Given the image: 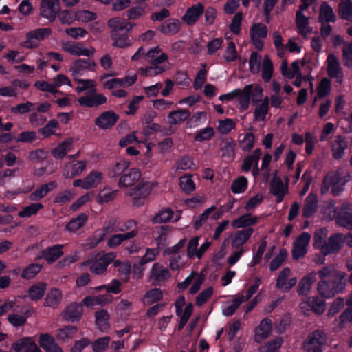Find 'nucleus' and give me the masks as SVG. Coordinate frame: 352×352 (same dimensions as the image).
<instances>
[{
	"label": "nucleus",
	"mask_w": 352,
	"mask_h": 352,
	"mask_svg": "<svg viewBox=\"0 0 352 352\" xmlns=\"http://www.w3.org/2000/svg\"><path fill=\"white\" fill-rule=\"evenodd\" d=\"M318 274L320 281L317 284V291L321 297L331 298L344 290L345 273L330 265L322 267Z\"/></svg>",
	"instance_id": "f257e3e1"
},
{
	"label": "nucleus",
	"mask_w": 352,
	"mask_h": 352,
	"mask_svg": "<svg viewBox=\"0 0 352 352\" xmlns=\"http://www.w3.org/2000/svg\"><path fill=\"white\" fill-rule=\"evenodd\" d=\"M107 24L111 29V38L113 41V47L126 48L131 45L129 33L131 31L135 24L119 18L110 19Z\"/></svg>",
	"instance_id": "f03ea898"
},
{
	"label": "nucleus",
	"mask_w": 352,
	"mask_h": 352,
	"mask_svg": "<svg viewBox=\"0 0 352 352\" xmlns=\"http://www.w3.org/2000/svg\"><path fill=\"white\" fill-rule=\"evenodd\" d=\"M327 341V334L322 330H316L307 336L302 349L305 352H323L322 348Z\"/></svg>",
	"instance_id": "7ed1b4c3"
},
{
	"label": "nucleus",
	"mask_w": 352,
	"mask_h": 352,
	"mask_svg": "<svg viewBox=\"0 0 352 352\" xmlns=\"http://www.w3.org/2000/svg\"><path fill=\"white\" fill-rule=\"evenodd\" d=\"M328 178H331V184H333L331 192L337 197L344 190L345 185L351 180L352 177L348 170L340 168L336 172L328 173Z\"/></svg>",
	"instance_id": "20e7f679"
},
{
	"label": "nucleus",
	"mask_w": 352,
	"mask_h": 352,
	"mask_svg": "<svg viewBox=\"0 0 352 352\" xmlns=\"http://www.w3.org/2000/svg\"><path fill=\"white\" fill-rule=\"evenodd\" d=\"M257 221H232V227L235 228H243L236 232L234 239L232 241L233 248H239L245 244L250 238L254 232L253 228L250 226L254 225Z\"/></svg>",
	"instance_id": "39448f33"
},
{
	"label": "nucleus",
	"mask_w": 352,
	"mask_h": 352,
	"mask_svg": "<svg viewBox=\"0 0 352 352\" xmlns=\"http://www.w3.org/2000/svg\"><path fill=\"white\" fill-rule=\"evenodd\" d=\"M325 213L329 214L328 220H352V204L343 202L339 208L333 201L327 204Z\"/></svg>",
	"instance_id": "423d86ee"
},
{
	"label": "nucleus",
	"mask_w": 352,
	"mask_h": 352,
	"mask_svg": "<svg viewBox=\"0 0 352 352\" xmlns=\"http://www.w3.org/2000/svg\"><path fill=\"white\" fill-rule=\"evenodd\" d=\"M116 257L115 252H109L94 260L87 261L82 265L89 266L90 272L93 274H102L107 271V266L113 262Z\"/></svg>",
	"instance_id": "0eeeda50"
},
{
	"label": "nucleus",
	"mask_w": 352,
	"mask_h": 352,
	"mask_svg": "<svg viewBox=\"0 0 352 352\" xmlns=\"http://www.w3.org/2000/svg\"><path fill=\"white\" fill-rule=\"evenodd\" d=\"M52 30L48 28H37L30 31L26 34V40L23 42L24 47L32 49L36 48L39 45V41L50 36Z\"/></svg>",
	"instance_id": "6e6552de"
},
{
	"label": "nucleus",
	"mask_w": 352,
	"mask_h": 352,
	"mask_svg": "<svg viewBox=\"0 0 352 352\" xmlns=\"http://www.w3.org/2000/svg\"><path fill=\"white\" fill-rule=\"evenodd\" d=\"M267 33V27L263 23H255L251 26L250 30L251 41L257 50H263L264 43L261 38H266Z\"/></svg>",
	"instance_id": "1a4fd4ad"
},
{
	"label": "nucleus",
	"mask_w": 352,
	"mask_h": 352,
	"mask_svg": "<svg viewBox=\"0 0 352 352\" xmlns=\"http://www.w3.org/2000/svg\"><path fill=\"white\" fill-rule=\"evenodd\" d=\"M120 116L113 110H108L101 113L94 120V124L99 129L109 130L113 128L118 122Z\"/></svg>",
	"instance_id": "9d476101"
},
{
	"label": "nucleus",
	"mask_w": 352,
	"mask_h": 352,
	"mask_svg": "<svg viewBox=\"0 0 352 352\" xmlns=\"http://www.w3.org/2000/svg\"><path fill=\"white\" fill-rule=\"evenodd\" d=\"M171 277L169 270L160 263H155L153 265L150 272V278L152 280L153 285H160L166 283Z\"/></svg>",
	"instance_id": "9b49d317"
},
{
	"label": "nucleus",
	"mask_w": 352,
	"mask_h": 352,
	"mask_svg": "<svg viewBox=\"0 0 352 352\" xmlns=\"http://www.w3.org/2000/svg\"><path fill=\"white\" fill-rule=\"evenodd\" d=\"M60 11L59 0H41L40 14L50 21L56 19L57 14Z\"/></svg>",
	"instance_id": "f8f14e48"
},
{
	"label": "nucleus",
	"mask_w": 352,
	"mask_h": 352,
	"mask_svg": "<svg viewBox=\"0 0 352 352\" xmlns=\"http://www.w3.org/2000/svg\"><path fill=\"white\" fill-rule=\"evenodd\" d=\"M107 98L103 94H96L95 90L90 91L88 95L82 96L78 99L81 107L89 108L97 107L107 102Z\"/></svg>",
	"instance_id": "ddd939ff"
},
{
	"label": "nucleus",
	"mask_w": 352,
	"mask_h": 352,
	"mask_svg": "<svg viewBox=\"0 0 352 352\" xmlns=\"http://www.w3.org/2000/svg\"><path fill=\"white\" fill-rule=\"evenodd\" d=\"M141 178V173L138 168H128L118 179V185L122 188H128L135 185Z\"/></svg>",
	"instance_id": "4468645a"
},
{
	"label": "nucleus",
	"mask_w": 352,
	"mask_h": 352,
	"mask_svg": "<svg viewBox=\"0 0 352 352\" xmlns=\"http://www.w3.org/2000/svg\"><path fill=\"white\" fill-rule=\"evenodd\" d=\"M342 243L343 234H334L326 241L320 250V252L324 256L337 253L342 248Z\"/></svg>",
	"instance_id": "2eb2a0df"
},
{
	"label": "nucleus",
	"mask_w": 352,
	"mask_h": 352,
	"mask_svg": "<svg viewBox=\"0 0 352 352\" xmlns=\"http://www.w3.org/2000/svg\"><path fill=\"white\" fill-rule=\"evenodd\" d=\"M291 274V270L289 267L283 268L279 273L276 282V287L284 292H288L297 283L296 278H292L288 280Z\"/></svg>",
	"instance_id": "dca6fc26"
},
{
	"label": "nucleus",
	"mask_w": 352,
	"mask_h": 352,
	"mask_svg": "<svg viewBox=\"0 0 352 352\" xmlns=\"http://www.w3.org/2000/svg\"><path fill=\"white\" fill-rule=\"evenodd\" d=\"M14 352H41L34 340L31 337H25L12 344Z\"/></svg>",
	"instance_id": "f3484780"
},
{
	"label": "nucleus",
	"mask_w": 352,
	"mask_h": 352,
	"mask_svg": "<svg viewBox=\"0 0 352 352\" xmlns=\"http://www.w3.org/2000/svg\"><path fill=\"white\" fill-rule=\"evenodd\" d=\"M83 313L82 305L78 302H72L63 311L61 315L65 320L76 322L80 320Z\"/></svg>",
	"instance_id": "a211bd4d"
},
{
	"label": "nucleus",
	"mask_w": 352,
	"mask_h": 352,
	"mask_svg": "<svg viewBox=\"0 0 352 352\" xmlns=\"http://www.w3.org/2000/svg\"><path fill=\"white\" fill-rule=\"evenodd\" d=\"M96 67L97 65L93 59L78 58L74 62L71 70L74 76H80L82 75L85 69L94 72Z\"/></svg>",
	"instance_id": "6ab92c4d"
},
{
	"label": "nucleus",
	"mask_w": 352,
	"mask_h": 352,
	"mask_svg": "<svg viewBox=\"0 0 352 352\" xmlns=\"http://www.w3.org/2000/svg\"><path fill=\"white\" fill-rule=\"evenodd\" d=\"M159 252H160L157 248H147L144 256H142L138 263H133V273L139 274L140 277H141L144 270V265L154 261Z\"/></svg>",
	"instance_id": "aec40b11"
},
{
	"label": "nucleus",
	"mask_w": 352,
	"mask_h": 352,
	"mask_svg": "<svg viewBox=\"0 0 352 352\" xmlns=\"http://www.w3.org/2000/svg\"><path fill=\"white\" fill-rule=\"evenodd\" d=\"M204 6L199 3L187 9L182 18V21L188 25H192L197 21L199 16L204 14Z\"/></svg>",
	"instance_id": "412c9836"
},
{
	"label": "nucleus",
	"mask_w": 352,
	"mask_h": 352,
	"mask_svg": "<svg viewBox=\"0 0 352 352\" xmlns=\"http://www.w3.org/2000/svg\"><path fill=\"white\" fill-rule=\"evenodd\" d=\"M272 327V320L265 318L261 320L259 325L254 330V340L256 342L261 343L270 334Z\"/></svg>",
	"instance_id": "4be33fe9"
},
{
	"label": "nucleus",
	"mask_w": 352,
	"mask_h": 352,
	"mask_svg": "<svg viewBox=\"0 0 352 352\" xmlns=\"http://www.w3.org/2000/svg\"><path fill=\"white\" fill-rule=\"evenodd\" d=\"M308 306L316 314H322L326 307L325 301L322 297L314 296L307 297L305 300L301 303V308L305 309Z\"/></svg>",
	"instance_id": "5701e85b"
},
{
	"label": "nucleus",
	"mask_w": 352,
	"mask_h": 352,
	"mask_svg": "<svg viewBox=\"0 0 352 352\" xmlns=\"http://www.w3.org/2000/svg\"><path fill=\"white\" fill-rule=\"evenodd\" d=\"M62 245H55L48 247L40 252L38 258H43L47 261L48 263H52L63 254L62 251Z\"/></svg>",
	"instance_id": "b1692460"
},
{
	"label": "nucleus",
	"mask_w": 352,
	"mask_h": 352,
	"mask_svg": "<svg viewBox=\"0 0 352 352\" xmlns=\"http://www.w3.org/2000/svg\"><path fill=\"white\" fill-rule=\"evenodd\" d=\"M135 195L133 198V204L136 206H142L144 204L146 198L151 192V186L149 183L140 182L136 186Z\"/></svg>",
	"instance_id": "393cba45"
},
{
	"label": "nucleus",
	"mask_w": 352,
	"mask_h": 352,
	"mask_svg": "<svg viewBox=\"0 0 352 352\" xmlns=\"http://www.w3.org/2000/svg\"><path fill=\"white\" fill-rule=\"evenodd\" d=\"M316 280V273L310 272L305 275L299 282L297 287V292L299 295H307L311 290L312 285Z\"/></svg>",
	"instance_id": "a878e982"
},
{
	"label": "nucleus",
	"mask_w": 352,
	"mask_h": 352,
	"mask_svg": "<svg viewBox=\"0 0 352 352\" xmlns=\"http://www.w3.org/2000/svg\"><path fill=\"white\" fill-rule=\"evenodd\" d=\"M318 207V198L314 194H309L305 199L302 207V216L305 218L311 217L316 211Z\"/></svg>",
	"instance_id": "bb28decb"
},
{
	"label": "nucleus",
	"mask_w": 352,
	"mask_h": 352,
	"mask_svg": "<svg viewBox=\"0 0 352 352\" xmlns=\"http://www.w3.org/2000/svg\"><path fill=\"white\" fill-rule=\"evenodd\" d=\"M347 142L344 137L338 135L336 137L334 142L331 145L332 155L335 160L341 159L347 148Z\"/></svg>",
	"instance_id": "cd10ccee"
},
{
	"label": "nucleus",
	"mask_w": 352,
	"mask_h": 352,
	"mask_svg": "<svg viewBox=\"0 0 352 352\" xmlns=\"http://www.w3.org/2000/svg\"><path fill=\"white\" fill-rule=\"evenodd\" d=\"M138 234L137 229H133L129 232L114 234L107 241V245L109 248H116L120 245L124 241L131 239L135 237Z\"/></svg>",
	"instance_id": "c85d7f7f"
},
{
	"label": "nucleus",
	"mask_w": 352,
	"mask_h": 352,
	"mask_svg": "<svg viewBox=\"0 0 352 352\" xmlns=\"http://www.w3.org/2000/svg\"><path fill=\"white\" fill-rule=\"evenodd\" d=\"M41 347L47 352H63L61 348L55 342L54 338L49 334H41L39 337Z\"/></svg>",
	"instance_id": "c756f323"
},
{
	"label": "nucleus",
	"mask_w": 352,
	"mask_h": 352,
	"mask_svg": "<svg viewBox=\"0 0 352 352\" xmlns=\"http://www.w3.org/2000/svg\"><path fill=\"white\" fill-rule=\"evenodd\" d=\"M63 50L74 56H85L87 57H91L95 53L94 48L89 50L87 48H82L79 45L70 44L69 43L63 45Z\"/></svg>",
	"instance_id": "7c9ffc66"
},
{
	"label": "nucleus",
	"mask_w": 352,
	"mask_h": 352,
	"mask_svg": "<svg viewBox=\"0 0 352 352\" xmlns=\"http://www.w3.org/2000/svg\"><path fill=\"white\" fill-rule=\"evenodd\" d=\"M190 116V112L186 109H179L170 112L168 115V123L172 125L181 124Z\"/></svg>",
	"instance_id": "2f4dec72"
},
{
	"label": "nucleus",
	"mask_w": 352,
	"mask_h": 352,
	"mask_svg": "<svg viewBox=\"0 0 352 352\" xmlns=\"http://www.w3.org/2000/svg\"><path fill=\"white\" fill-rule=\"evenodd\" d=\"M181 23L179 20L169 19L162 23L158 28L159 31L164 34L174 35L179 32Z\"/></svg>",
	"instance_id": "473e14b6"
},
{
	"label": "nucleus",
	"mask_w": 352,
	"mask_h": 352,
	"mask_svg": "<svg viewBox=\"0 0 352 352\" xmlns=\"http://www.w3.org/2000/svg\"><path fill=\"white\" fill-rule=\"evenodd\" d=\"M318 19L320 22L335 23L336 21L333 8L326 1H323L320 6Z\"/></svg>",
	"instance_id": "72a5a7b5"
},
{
	"label": "nucleus",
	"mask_w": 352,
	"mask_h": 352,
	"mask_svg": "<svg viewBox=\"0 0 352 352\" xmlns=\"http://www.w3.org/2000/svg\"><path fill=\"white\" fill-rule=\"evenodd\" d=\"M130 166V162L126 160H120L110 166L108 168L109 177L113 179L120 177Z\"/></svg>",
	"instance_id": "f704fd0d"
},
{
	"label": "nucleus",
	"mask_w": 352,
	"mask_h": 352,
	"mask_svg": "<svg viewBox=\"0 0 352 352\" xmlns=\"http://www.w3.org/2000/svg\"><path fill=\"white\" fill-rule=\"evenodd\" d=\"M62 300V292L59 289L53 288L47 294L44 300V306L56 308Z\"/></svg>",
	"instance_id": "c9c22d12"
},
{
	"label": "nucleus",
	"mask_w": 352,
	"mask_h": 352,
	"mask_svg": "<svg viewBox=\"0 0 352 352\" xmlns=\"http://www.w3.org/2000/svg\"><path fill=\"white\" fill-rule=\"evenodd\" d=\"M57 187L56 182H50L47 184H43L40 188L34 190L30 195V198L32 201H38L43 198L48 192Z\"/></svg>",
	"instance_id": "e433bc0d"
},
{
	"label": "nucleus",
	"mask_w": 352,
	"mask_h": 352,
	"mask_svg": "<svg viewBox=\"0 0 352 352\" xmlns=\"http://www.w3.org/2000/svg\"><path fill=\"white\" fill-rule=\"evenodd\" d=\"M284 184L281 179L274 177L270 182V192L276 197L277 202L283 201L285 195Z\"/></svg>",
	"instance_id": "4c0bfd02"
},
{
	"label": "nucleus",
	"mask_w": 352,
	"mask_h": 352,
	"mask_svg": "<svg viewBox=\"0 0 352 352\" xmlns=\"http://www.w3.org/2000/svg\"><path fill=\"white\" fill-rule=\"evenodd\" d=\"M327 62V74L330 78L337 77V74L342 72L339 60L335 54H329Z\"/></svg>",
	"instance_id": "58836bf2"
},
{
	"label": "nucleus",
	"mask_w": 352,
	"mask_h": 352,
	"mask_svg": "<svg viewBox=\"0 0 352 352\" xmlns=\"http://www.w3.org/2000/svg\"><path fill=\"white\" fill-rule=\"evenodd\" d=\"M47 289L45 283H38L32 285L28 289V296L32 300H38L43 298Z\"/></svg>",
	"instance_id": "ea45409f"
},
{
	"label": "nucleus",
	"mask_w": 352,
	"mask_h": 352,
	"mask_svg": "<svg viewBox=\"0 0 352 352\" xmlns=\"http://www.w3.org/2000/svg\"><path fill=\"white\" fill-rule=\"evenodd\" d=\"M252 87L253 85L250 84L245 85L243 90H241L238 100L242 110H247L249 107Z\"/></svg>",
	"instance_id": "a19ab883"
},
{
	"label": "nucleus",
	"mask_w": 352,
	"mask_h": 352,
	"mask_svg": "<svg viewBox=\"0 0 352 352\" xmlns=\"http://www.w3.org/2000/svg\"><path fill=\"white\" fill-rule=\"evenodd\" d=\"M242 135L239 137V146L245 152L250 151L255 144V135L251 133H246L243 138H241Z\"/></svg>",
	"instance_id": "79ce46f5"
},
{
	"label": "nucleus",
	"mask_w": 352,
	"mask_h": 352,
	"mask_svg": "<svg viewBox=\"0 0 352 352\" xmlns=\"http://www.w3.org/2000/svg\"><path fill=\"white\" fill-rule=\"evenodd\" d=\"M338 15L340 19L351 21L352 19V2L351 0L341 1L338 5Z\"/></svg>",
	"instance_id": "37998d69"
},
{
	"label": "nucleus",
	"mask_w": 352,
	"mask_h": 352,
	"mask_svg": "<svg viewBox=\"0 0 352 352\" xmlns=\"http://www.w3.org/2000/svg\"><path fill=\"white\" fill-rule=\"evenodd\" d=\"M163 298V292L160 288H153L146 292L144 296V302L151 305Z\"/></svg>",
	"instance_id": "c03bdc74"
},
{
	"label": "nucleus",
	"mask_w": 352,
	"mask_h": 352,
	"mask_svg": "<svg viewBox=\"0 0 352 352\" xmlns=\"http://www.w3.org/2000/svg\"><path fill=\"white\" fill-rule=\"evenodd\" d=\"M269 102L268 96H265L262 103L256 107L254 112L255 120L258 121H264L265 120L266 115L269 111Z\"/></svg>",
	"instance_id": "a18cd8bd"
},
{
	"label": "nucleus",
	"mask_w": 352,
	"mask_h": 352,
	"mask_svg": "<svg viewBox=\"0 0 352 352\" xmlns=\"http://www.w3.org/2000/svg\"><path fill=\"white\" fill-rule=\"evenodd\" d=\"M116 223L104 227L102 230H98L95 232L94 242L91 244V248L96 247L100 242L102 241L107 234L116 232Z\"/></svg>",
	"instance_id": "49530a36"
},
{
	"label": "nucleus",
	"mask_w": 352,
	"mask_h": 352,
	"mask_svg": "<svg viewBox=\"0 0 352 352\" xmlns=\"http://www.w3.org/2000/svg\"><path fill=\"white\" fill-rule=\"evenodd\" d=\"M332 85L331 81L328 78H323L318 87H317V97L319 99H322L329 96L331 91Z\"/></svg>",
	"instance_id": "de8ad7c7"
},
{
	"label": "nucleus",
	"mask_w": 352,
	"mask_h": 352,
	"mask_svg": "<svg viewBox=\"0 0 352 352\" xmlns=\"http://www.w3.org/2000/svg\"><path fill=\"white\" fill-rule=\"evenodd\" d=\"M261 76L265 82H268L272 78L274 73L273 63L268 56H265L263 60Z\"/></svg>",
	"instance_id": "09e8293b"
},
{
	"label": "nucleus",
	"mask_w": 352,
	"mask_h": 352,
	"mask_svg": "<svg viewBox=\"0 0 352 352\" xmlns=\"http://www.w3.org/2000/svg\"><path fill=\"white\" fill-rule=\"evenodd\" d=\"M96 324L101 331L107 330L109 327V315L107 310L101 309L95 313Z\"/></svg>",
	"instance_id": "8fccbe9b"
},
{
	"label": "nucleus",
	"mask_w": 352,
	"mask_h": 352,
	"mask_svg": "<svg viewBox=\"0 0 352 352\" xmlns=\"http://www.w3.org/2000/svg\"><path fill=\"white\" fill-rule=\"evenodd\" d=\"M102 179V174L98 171H91L85 178V186H83L84 189H90L95 186H96L98 184L101 182Z\"/></svg>",
	"instance_id": "3c124183"
},
{
	"label": "nucleus",
	"mask_w": 352,
	"mask_h": 352,
	"mask_svg": "<svg viewBox=\"0 0 352 352\" xmlns=\"http://www.w3.org/2000/svg\"><path fill=\"white\" fill-rule=\"evenodd\" d=\"M283 340L278 337L274 340L267 342L265 344L258 348V352H278V349L281 346Z\"/></svg>",
	"instance_id": "603ef678"
},
{
	"label": "nucleus",
	"mask_w": 352,
	"mask_h": 352,
	"mask_svg": "<svg viewBox=\"0 0 352 352\" xmlns=\"http://www.w3.org/2000/svg\"><path fill=\"white\" fill-rule=\"evenodd\" d=\"M215 135V131L213 127L207 126L197 131L194 137L195 142H204L211 140Z\"/></svg>",
	"instance_id": "864d4df0"
},
{
	"label": "nucleus",
	"mask_w": 352,
	"mask_h": 352,
	"mask_svg": "<svg viewBox=\"0 0 352 352\" xmlns=\"http://www.w3.org/2000/svg\"><path fill=\"white\" fill-rule=\"evenodd\" d=\"M248 186V182L244 176H239L234 179L231 185V190L234 194H239L244 192Z\"/></svg>",
	"instance_id": "5fc2aeb1"
},
{
	"label": "nucleus",
	"mask_w": 352,
	"mask_h": 352,
	"mask_svg": "<svg viewBox=\"0 0 352 352\" xmlns=\"http://www.w3.org/2000/svg\"><path fill=\"white\" fill-rule=\"evenodd\" d=\"M287 257V252L285 248H281L279 253L272 259L270 264V270L272 272L278 270L285 261Z\"/></svg>",
	"instance_id": "6e6d98bb"
},
{
	"label": "nucleus",
	"mask_w": 352,
	"mask_h": 352,
	"mask_svg": "<svg viewBox=\"0 0 352 352\" xmlns=\"http://www.w3.org/2000/svg\"><path fill=\"white\" fill-rule=\"evenodd\" d=\"M42 265L38 263H32L24 268L21 272V277L29 280L35 277L41 270Z\"/></svg>",
	"instance_id": "4d7b16f0"
},
{
	"label": "nucleus",
	"mask_w": 352,
	"mask_h": 352,
	"mask_svg": "<svg viewBox=\"0 0 352 352\" xmlns=\"http://www.w3.org/2000/svg\"><path fill=\"white\" fill-rule=\"evenodd\" d=\"M296 23L300 34H305L304 32L306 29H309L308 32L311 31V29L308 27L309 25V17L305 16L301 11H297L296 14Z\"/></svg>",
	"instance_id": "13d9d810"
},
{
	"label": "nucleus",
	"mask_w": 352,
	"mask_h": 352,
	"mask_svg": "<svg viewBox=\"0 0 352 352\" xmlns=\"http://www.w3.org/2000/svg\"><path fill=\"white\" fill-rule=\"evenodd\" d=\"M43 208V206L41 203L31 204L29 206L23 207V209L19 212L18 215L21 218L30 217L37 213L38 210Z\"/></svg>",
	"instance_id": "bf43d9fd"
},
{
	"label": "nucleus",
	"mask_w": 352,
	"mask_h": 352,
	"mask_svg": "<svg viewBox=\"0 0 352 352\" xmlns=\"http://www.w3.org/2000/svg\"><path fill=\"white\" fill-rule=\"evenodd\" d=\"M58 127V122L56 120H50L48 123L40 128L38 131V133L42 135L44 138H49L55 133V130Z\"/></svg>",
	"instance_id": "052dcab7"
},
{
	"label": "nucleus",
	"mask_w": 352,
	"mask_h": 352,
	"mask_svg": "<svg viewBox=\"0 0 352 352\" xmlns=\"http://www.w3.org/2000/svg\"><path fill=\"white\" fill-rule=\"evenodd\" d=\"M78 329L75 326H65L58 330L57 337L58 339L62 340L71 339L76 333Z\"/></svg>",
	"instance_id": "680f3d73"
},
{
	"label": "nucleus",
	"mask_w": 352,
	"mask_h": 352,
	"mask_svg": "<svg viewBox=\"0 0 352 352\" xmlns=\"http://www.w3.org/2000/svg\"><path fill=\"white\" fill-rule=\"evenodd\" d=\"M235 147L236 143L234 140L226 142L223 147L221 148L222 157L229 160H233L235 157Z\"/></svg>",
	"instance_id": "e2e57ef3"
},
{
	"label": "nucleus",
	"mask_w": 352,
	"mask_h": 352,
	"mask_svg": "<svg viewBox=\"0 0 352 352\" xmlns=\"http://www.w3.org/2000/svg\"><path fill=\"white\" fill-rule=\"evenodd\" d=\"M327 236V230L326 228L317 230L314 236V246L317 249L321 250L326 242L325 239Z\"/></svg>",
	"instance_id": "0e129e2a"
},
{
	"label": "nucleus",
	"mask_w": 352,
	"mask_h": 352,
	"mask_svg": "<svg viewBox=\"0 0 352 352\" xmlns=\"http://www.w3.org/2000/svg\"><path fill=\"white\" fill-rule=\"evenodd\" d=\"M236 128V122L231 118H226L219 121L218 131L221 134H228Z\"/></svg>",
	"instance_id": "69168bd1"
},
{
	"label": "nucleus",
	"mask_w": 352,
	"mask_h": 352,
	"mask_svg": "<svg viewBox=\"0 0 352 352\" xmlns=\"http://www.w3.org/2000/svg\"><path fill=\"white\" fill-rule=\"evenodd\" d=\"M179 186L185 193L189 194L195 190V184L191 176H182L179 178Z\"/></svg>",
	"instance_id": "338daca9"
},
{
	"label": "nucleus",
	"mask_w": 352,
	"mask_h": 352,
	"mask_svg": "<svg viewBox=\"0 0 352 352\" xmlns=\"http://www.w3.org/2000/svg\"><path fill=\"white\" fill-rule=\"evenodd\" d=\"M342 57L344 65L351 67L352 66V41L344 43L342 47Z\"/></svg>",
	"instance_id": "774afa93"
}]
</instances>
